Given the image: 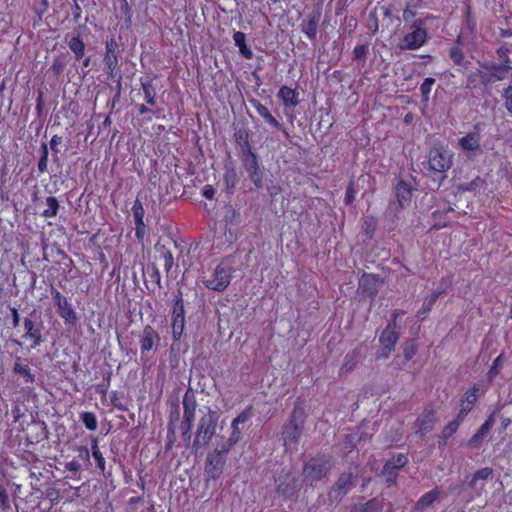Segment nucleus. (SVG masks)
Instances as JSON below:
<instances>
[{
  "mask_svg": "<svg viewBox=\"0 0 512 512\" xmlns=\"http://www.w3.org/2000/svg\"><path fill=\"white\" fill-rule=\"evenodd\" d=\"M232 267L227 262H221L209 276H204V285L214 291L222 292L230 284Z\"/></svg>",
  "mask_w": 512,
  "mask_h": 512,
  "instance_id": "obj_1",
  "label": "nucleus"
},
{
  "mask_svg": "<svg viewBox=\"0 0 512 512\" xmlns=\"http://www.w3.org/2000/svg\"><path fill=\"white\" fill-rule=\"evenodd\" d=\"M217 420V415L210 410L200 419L194 445L205 446L209 443L215 433Z\"/></svg>",
  "mask_w": 512,
  "mask_h": 512,
  "instance_id": "obj_2",
  "label": "nucleus"
},
{
  "mask_svg": "<svg viewBox=\"0 0 512 512\" xmlns=\"http://www.w3.org/2000/svg\"><path fill=\"white\" fill-rule=\"evenodd\" d=\"M426 40V29L422 27L421 21H416L412 25V31L404 36L400 48L403 50H415L422 47Z\"/></svg>",
  "mask_w": 512,
  "mask_h": 512,
  "instance_id": "obj_3",
  "label": "nucleus"
},
{
  "mask_svg": "<svg viewBox=\"0 0 512 512\" xmlns=\"http://www.w3.org/2000/svg\"><path fill=\"white\" fill-rule=\"evenodd\" d=\"M51 294L53 296L55 305L57 306L60 317L66 324L75 325L77 321V314L69 300L56 289H53Z\"/></svg>",
  "mask_w": 512,
  "mask_h": 512,
  "instance_id": "obj_4",
  "label": "nucleus"
},
{
  "mask_svg": "<svg viewBox=\"0 0 512 512\" xmlns=\"http://www.w3.org/2000/svg\"><path fill=\"white\" fill-rule=\"evenodd\" d=\"M330 469V463L324 459H311L304 467V475L311 483L326 476Z\"/></svg>",
  "mask_w": 512,
  "mask_h": 512,
  "instance_id": "obj_5",
  "label": "nucleus"
},
{
  "mask_svg": "<svg viewBox=\"0 0 512 512\" xmlns=\"http://www.w3.org/2000/svg\"><path fill=\"white\" fill-rule=\"evenodd\" d=\"M398 338V334L393 328L390 326L386 327L380 336L381 348L378 351L377 358H388L391 352L394 350Z\"/></svg>",
  "mask_w": 512,
  "mask_h": 512,
  "instance_id": "obj_6",
  "label": "nucleus"
},
{
  "mask_svg": "<svg viewBox=\"0 0 512 512\" xmlns=\"http://www.w3.org/2000/svg\"><path fill=\"white\" fill-rule=\"evenodd\" d=\"M428 163L431 170L444 173L451 167V155L446 151L433 149L430 151Z\"/></svg>",
  "mask_w": 512,
  "mask_h": 512,
  "instance_id": "obj_7",
  "label": "nucleus"
},
{
  "mask_svg": "<svg viewBox=\"0 0 512 512\" xmlns=\"http://www.w3.org/2000/svg\"><path fill=\"white\" fill-rule=\"evenodd\" d=\"M492 475V469L485 467L477 470L469 482L472 489L471 498L479 497L485 492L486 480Z\"/></svg>",
  "mask_w": 512,
  "mask_h": 512,
  "instance_id": "obj_8",
  "label": "nucleus"
},
{
  "mask_svg": "<svg viewBox=\"0 0 512 512\" xmlns=\"http://www.w3.org/2000/svg\"><path fill=\"white\" fill-rule=\"evenodd\" d=\"M222 451H214L207 457L206 473L212 479H217L223 471L225 458Z\"/></svg>",
  "mask_w": 512,
  "mask_h": 512,
  "instance_id": "obj_9",
  "label": "nucleus"
},
{
  "mask_svg": "<svg viewBox=\"0 0 512 512\" xmlns=\"http://www.w3.org/2000/svg\"><path fill=\"white\" fill-rule=\"evenodd\" d=\"M435 423V414L433 410L423 411L414 423L416 434L424 435L432 430Z\"/></svg>",
  "mask_w": 512,
  "mask_h": 512,
  "instance_id": "obj_10",
  "label": "nucleus"
},
{
  "mask_svg": "<svg viewBox=\"0 0 512 512\" xmlns=\"http://www.w3.org/2000/svg\"><path fill=\"white\" fill-rule=\"evenodd\" d=\"M352 479L353 476L351 473H343L335 486L330 491V498L334 500L341 499L344 495L348 493L350 488L352 487Z\"/></svg>",
  "mask_w": 512,
  "mask_h": 512,
  "instance_id": "obj_11",
  "label": "nucleus"
},
{
  "mask_svg": "<svg viewBox=\"0 0 512 512\" xmlns=\"http://www.w3.org/2000/svg\"><path fill=\"white\" fill-rule=\"evenodd\" d=\"M480 392V387L475 385L471 390L467 391L460 403L458 415L460 418H465L467 414L473 409Z\"/></svg>",
  "mask_w": 512,
  "mask_h": 512,
  "instance_id": "obj_12",
  "label": "nucleus"
},
{
  "mask_svg": "<svg viewBox=\"0 0 512 512\" xmlns=\"http://www.w3.org/2000/svg\"><path fill=\"white\" fill-rule=\"evenodd\" d=\"M185 326L184 308L182 304L177 303L173 311L172 334L175 340H179L183 334Z\"/></svg>",
  "mask_w": 512,
  "mask_h": 512,
  "instance_id": "obj_13",
  "label": "nucleus"
},
{
  "mask_svg": "<svg viewBox=\"0 0 512 512\" xmlns=\"http://www.w3.org/2000/svg\"><path fill=\"white\" fill-rule=\"evenodd\" d=\"M413 188L405 181H399L395 187L396 197L399 205L405 207L410 204Z\"/></svg>",
  "mask_w": 512,
  "mask_h": 512,
  "instance_id": "obj_14",
  "label": "nucleus"
},
{
  "mask_svg": "<svg viewBox=\"0 0 512 512\" xmlns=\"http://www.w3.org/2000/svg\"><path fill=\"white\" fill-rule=\"evenodd\" d=\"M302 431V426L297 423H289L283 431L285 446L290 448L296 444Z\"/></svg>",
  "mask_w": 512,
  "mask_h": 512,
  "instance_id": "obj_15",
  "label": "nucleus"
},
{
  "mask_svg": "<svg viewBox=\"0 0 512 512\" xmlns=\"http://www.w3.org/2000/svg\"><path fill=\"white\" fill-rule=\"evenodd\" d=\"M13 372L23 378L25 384H32L35 381V375L27 364L22 363L20 357L15 358Z\"/></svg>",
  "mask_w": 512,
  "mask_h": 512,
  "instance_id": "obj_16",
  "label": "nucleus"
},
{
  "mask_svg": "<svg viewBox=\"0 0 512 512\" xmlns=\"http://www.w3.org/2000/svg\"><path fill=\"white\" fill-rule=\"evenodd\" d=\"M24 328H25L24 337L26 339L33 340L32 347L35 348V347L39 346L42 343L41 330L39 328H36L33 321L29 318H26L24 320Z\"/></svg>",
  "mask_w": 512,
  "mask_h": 512,
  "instance_id": "obj_17",
  "label": "nucleus"
},
{
  "mask_svg": "<svg viewBox=\"0 0 512 512\" xmlns=\"http://www.w3.org/2000/svg\"><path fill=\"white\" fill-rule=\"evenodd\" d=\"M480 134L477 131L468 133L466 136L459 140V145L463 150L475 151L480 147Z\"/></svg>",
  "mask_w": 512,
  "mask_h": 512,
  "instance_id": "obj_18",
  "label": "nucleus"
},
{
  "mask_svg": "<svg viewBox=\"0 0 512 512\" xmlns=\"http://www.w3.org/2000/svg\"><path fill=\"white\" fill-rule=\"evenodd\" d=\"M246 169L250 174V178L255 184L256 187H261L262 185V177L258 166L257 158L254 154L246 160Z\"/></svg>",
  "mask_w": 512,
  "mask_h": 512,
  "instance_id": "obj_19",
  "label": "nucleus"
},
{
  "mask_svg": "<svg viewBox=\"0 0 512 512\" xmlns=\"http://www.w3.org/2000/svg\"><path fill=\"white\" fill-rule=\"evenodd\" d=\"M440 496L439 489H433L425 494H423L417 503L415 504V509L417 511H424L428 507H430Z\"/></svg>",
  "mask_w": 512,
  "mask_h": 512,
  "instance_id": "obj_20",
  "label": "nucleus"
},
{
  "mask_svg": "<svg viewBox=\"0 0 512 512\" xmlns=\"http://www.w3.org/2000/svg\"><path fill=\"white\" fill-rule=\"evenodd\" d=\"M378 279L371 274H364L359 281V289L368 295H374L377 292Z\"/></svg>",
  "mask_w": 512,
  "mask_h": 512,
  "instance_id": "obj_21",
  "label": "nucleus"
},
{
  "mask_svg": "<svg viewBox=\"0 0 512 512\" xmlns=\"http://www.w3.org/2000/svg\"><path fill=\"white\" fill-rule=\"evenodd\" d=\"M156 340H158V335L151 327H146L140 341L141 352L146 353L152 350Z\"/></svg>",
  "mask_w": 512,
  "mask_h": 512,
  "instance_id": "obj_22",
  "label": "nucleus"
},
{
  "mask_svg": "<svg viewBox=\"0 0 512 512\" xmlns=\"http://www.w3.org/2000/svg\"><path fill=\"white\" fill-rule=\"evenodd\" d=\"M278 96L286 107L294 108L298 104L297 93L290 87H281Z\"/></svg>",
  "mask_w": 512,
  "mask_h": 512,
  "instance_id": "obj_23",
  "label": "nucleus"
},
{
  "mask_svg": "<svg viewBox=\"0 0 512 512\" xmlns=\"http://www.w3.org/2000/svg\"><path fill=\"white\" fill-rule=\"evenodd\" d=\"M254 107L257 113L272 127L277 129L281 128V124L276 120L275 117L270 113L269 109L261 103H255Z\"/></svg>",
  "mask_w": 512,
  "mask_h": 512,
  "instance_id": "obj_24",
  "label": "nucleus"
},
{
  "mask_svg": "<svg viewBox=\"0 0 512 512\" xmlns=\"http://www.w3.org/2000/svg\"><path fill=\"white\" fill-rule=\"evenodd\" d=\"M157 252L160 254V258L164 261V269L167 273L170 272L174 265V259L171 251L165 247V245L157 244L155 246Z\"/></svg>",
  "mask_w": 512,
  "mask_h": 512,
  "instance_id": "obj_25",
  "label": "nucleus"
},
{
  "mask_svg": "<svg viewBox=\"0 0 512 512\" xmlns=\"http://www.w3.org/2000/svg\"><path fill=\"white\" fill-rule=\"evenodd\" d=\"M383 505L376 499L368 501L364 504L355 505L351 512H382Z\"/></svg>",
  "mask_w": 512,
  "mask_h": 512,
  "instance_id": "obj_26",
  "label": "nucleus"
},
{
  "mask_svg": "<svg viewBox=\"0 0 512 512\" xmlns=\"http://www.w3.org/2000/svg\"><path fill=\"white\" fill-rule=\"evenodd\" d=\"M245 34L243 32H235L233 35V40L235 45L239 48L240 53L246 58L251 59L253 56L252 51L246 46L245 43Z\"/></svg>",
  "mask_w": 512,
  "mask_h": 512,
  "instance_id": "obj_27",
  "label": "nucleus"
},
{
  "mask_svg": "<svg viewBox=\"0 0 512 512\" xmlns=\"http://www.w3.org/2000/svg\"><path fill=\"white\" fill-rule=\"evenodd\" d=\"M59 210V202L55 197L46 198V209L43 210L42 215L45 218L55 217Z\"/></svg>",
  "mask_w": 512,
  "mask_h": 512,
  "instance_id": "obj_28",
  "label": "nucleus"
},
{
  "mask_svg": "<svg viewBox=\"0 0 512 512\" xmlns=\"http://www.w3.org/2000/svg\"><path fill=\"white\" fill-rule=\"evenodd\" d=\"M441 293L442 292H434L424 300L422 307L418 312L419 317L424 318L431 311L433 305Z\"/></svg>",
  "mask_w": 512,
  "mask_h": 512,
  "instance_id": "obj_29",
  "label": "nucleus"
},
{
  "mask_svg": "<svg viewBox=\"0 0 512 512\" xmlns=\"http://www.w3.org/2000/svg\"><path fill=\"white\" fill-rule=\"evenodd\" d=\"M69 48L74 52L76 59H80L85 53V44L78 37H73L68 42Z\"/></svg>",
  "mask_w": 512,
  "mask_h": 512,
  "instance_id": "obj_30",
  "label": "nucleus"
},
{
  "mask_svg": "<svg viewBox=\"0 0 512 512\" xmlns=\"http://www.w3.org/2000/svg\"><path fill=\"white\" fill-rule=\"evenodd\" d=\"M231 429V435L227 441V445L223 447V451H228L234 444H236L240 440L241 431L239 428V424H236L235 422L232 421Z\"/></svg>",
  "mask_w": 512,
  "mask_h": 512,
  "instance_id": "obj_31",
  "label": "nucleus"
},
{
  "mask_svg": "<svg viewBox=\"0 0 512 512\" xmlns=\"http://www.w3.org/2000/svg\"><path fill=\"white\" fill-rule=\"evenodd\" d=\"M359 355L357 351H352L345 356L344 363L341 370L346 372L351 371L357 364Z\"/></svg>",
  "mask_w": 512,
  "mask_h": 512,
  "instance_id": "obj_32",
  "label": "nucleus"
},
{
  "mask_svg": "<svg viewBox=\"0 0 512 512\" xmlns=\"http://www.w3.org/2000/svg\"><path fill=\"white\" fill-rule=\"evenodd\" d=\"M464 420V418H460L457 414L456 419L449 422L443 429V436L444 438L451 437L459 428L461 422Z\"/></svg>",
  "mask_w": 512,
  "mask_h": 512,
  "instance_id": "obj_33",
  "label": "nucleus"
},
{
  "mask_svg": "<svg viewBox=\"0 0 512 512\" xmlns=\"http://www.w3.org/2000/svg\"><path fill=\"white\" fill-rule=\"evenodd\" d=\"M81 420L88 430H90V431L96 430L97 419H96V416L94 415V413H92V412L82 413Z\"/></svg>",
  "mask_w": 512,
  "mask_h": 512,
  "instance_id": "obj_34",
  "label": "nucleus"
},
{
  "mask_svg": "<svg viewBox=\"0 0 512 512\" xmlns=\"http://www.w3.org/2000/svg\"><path fill=\"white\" fill-rule=\"evenodd\" d=\"M407 463V457L403 454H399L393 457L389 462L385 465V472L390 469H398L403 467Z\"/></svg>",
  "mask_w": 512,
  "mask_h": 512,
  "instance_id": "obj_35",
  "label": "nucleus"
},
{
  "mask_svg": "<svg viewBox=\"0 0 512 512\" xmlns=\"http://www.w3.org/2000/svg\"><path fill=\"white\" fill-rule=\"evenodd\" d=\"M132 210H133V216H134V221H135V225L136 226H141L143 225L144 221H143V218H144V209H143V206L141 204L140 201H136L132 207Z\"/></svg>",
  "mask_w": 512,
  "mask_h": 512,
  "instance_id": "obj_36",
  "label": "nucleus"
},
{
  "mask_svg": "<svg viewBox=\"0 0 512 512\" xmlns=\"http://www.w3.org/2000/svg\"><path fill=\"white\" fill-rule=\"evenodd\" d=\"M224 180L226 183V187L228 189H233L238 182V177L235 169L227 168L225 171Z\"/></svg>",
  "mask_w": 512,
  "mask_h": 512,
  "instance_id": "obj_37",
  "label": "nucleus"
},
{
  "mask_svg": "<svg viewBox=\"0 0 512 512\" xmlns=\"http://www.w3.org/2000/svg\"><path fill=\"white\" fill-rule=\"evenodd\" d=\"M142 90L144 92V97H145L146 102L149 105H154L155 104V95H156L154 87L150 83H143Z\"/></svg>",
  "mask_w": 512,
  "mask_h": 512,
  "instance_id": "obj_38",
  "label": "nucleus"
},
{
  "mask_svg": "<svg viewBox=\"0 0 512 512\" xmlns=\"http://www.w3.org/2000/svg\"><path fill=\"white\" fill-rule=\"evenodd\" d=\"M304 419H305L304 408L299 405L295 406V408L293 409L289 423H297V424L303 426Z\"/></svg>",
  "mask_w": 512,
  "mask_h": 512,
  "instance_id": "obj_39",
  "label": "nucleus"
},
{
  "mask_svg": "<svg viewBox=\"0 0 512 512\" xmlns=\"http://www.w3.org/2000/svg\"><path fill=\"white\" fill-rule=\"evenodd\" d=\"M92 455L96 461V464L98 466V468L101 470V471H104L105 470V459L102 455V453L100 452L99 448H98V445H97V442L94 441L93 442V445H92Z\"/></svg>",
  "mask_w": 512,
  "mask_h": 512,
  "instance_id": "obj_40",
  "label": "nucleus"
},
{
  "mask_svg": "<svg viewBox=\"0 0 512 512\" xmlns=\"http://www.w3.org/2000/svg\"><path fill=\"white\" fill-rule=\"evenodd\" d=\"M489 432L487 428L484 426H480L478 431L473 435V437L469 440V446L478 447L483 439V437Z\"/></svg>",
  "mask_w": 512,
  "mask_h": 512,
  "instance_id": "obj_41",
  "label": "nucleus"
},
{
  "mask_svg": "<svg viewBox=\"0 0 512 512\" xmlns=\"http://www.w3.org/2000/svg\"><path fill=\"white\" fill-rule=\"evenodd\" d=\"M434 83H435V79L428 77V78H425L423 83L421 84L420 91L425 100H428L429 94L431 92V89H432V86L434 85Z\"/></svg>",
  "mask_w": 512,
  "mask_h": 512,
  "instance_id": "obj_42",
  "label": "nucleus"
},
{
  "mask_svg": "<svg viewBox=\"0 0 512 512\" xmlns=\"http://www.w3.org/2000/svg\"><path fill=\"white\" fill-rule=\"evenodd\" d=\"M47 165H48V149L46 145H43L42 147V156L38 162V170L41 173H44L47 171Z\"/></svg>",
  "mask_w": 512,
  "mask_h": 512,
  "instance_id": "obj_43",
  "label": "nucleus"
},
{
  "mask_svg": "<svg viewBox=\"0 0 512 512\" xmlns=\"http://www.w3.org/2000/svg\"><path fill=\"white\" fill-rule=\"evenodd\" d=\"M184 408V420L190 426L194 419L195 405L192 404L191 406H189V404L186 401H184Z\"/></svg>",
  "mask_w": 512,
  "mask_h": 512,
  "instance_id": "obj_44",
  "label": "nucleus"
},
{
  "mask_svg": "<svg viewBox=\"0 0 512 512\" xmlns=\"http://www.w3.org/2000/svg\"><path fill=\"white\" fill-rule=\"evenodd\" d=\"M416 351H417V347H416V344L413 341L407 343L404 346V350H403L405 359L407 361L412 359V357L416 354Z\"/></svg>",
  "mask_w": 512,
  "mask_h": 512,
  "instance_id": "obj_45",
  "label": "nucleus"
},
{
  "mask_svg": "<svg viewBox=\"0 0 512 512\" xmlns=\"http://www.w3.org/2000/svg\"><path fill=\"white\" fill-rule=\"evenodd\" d=\"M502 362H503V357H502V354H500L494 361H493V364H492V367L490 368L489 370V376L490 378L496 376L498 374V370L499 368L501 367L502 365Z\"/></svg>",
  "mask_w": 512,
  "mask_h": 512,
  "instance_id": "obj_46",
  "label": "nucleus"
},
{
  "mask_svg": "<svg viewBox=\"0 0 512 512\" xmlns=\"http://www.w3.org/2000/svg\"><path fill=\"white\" fill-rule=\"evenodd\" d=\"M251 417V409L248 408L246 410H244L243 412H241L234 420L233 422H235L236 424H244L246 423Z\"/></svg>",
  "mask_w": 512,
  "mask_h": 512,
  "instance_id": "obj_47",
  "label": "nucleus"
},
{
  "mask_svg": "<svg viewBox=\"0 0 512 512\" xmlns=\"http://www.w3.org/2000/svg\"><path fill=\"white\" fill-rule=\"evenodd\" d=\"M367 51H368L367 45H364V44L356 45L353 50L354 58L355 59L363 58L366 55Z\"/></svg>",
  "mask_w": 512,
  "mask_h": 512,
  "instance_id": "obj_48",
  "label": "nucleus"
},
{
  "mask_svg": "<svg viewBox=\"0 0 512 512\" xmlns=\"http://www.w3.org/2000/svg\"><path fill=\"white\" fill-rule=\"evenodd\" d=\"M504 99H505V107L506 109L512 113V87L509 86L505 91H504Z\"/></svg>",
  "mask_w": 512,
  "mask_h": 512,
  "instance_id": "obj_49",
  "label": "nucleus"
},
{
  "mask_svg": "<svg viewBox=\"0 0 512 512\" xmlns=\"http://www.w3.org/2000/svg\"><path fill=\"white\" fill-rule=\"evenodd\" d=\"M105 63H106V66L107 68L113 72V70L115 69L116 67V64H117V58H116V55H111L109 53H106L105 55Z\"/></svg>",
  "mask_w": 512,
  "mask_h": 512,
  "instance_id": "obj_50",
  "label": "nucleus"
},
{
  "mask_svg": "<svg viewBox=\"0 0 512 512\" xmlns=\"http://www.w3.org/2000/svg\"><path fill=\"white\" fill-rule=\"evenodd\" d=\"M65 469L73 474H76L81 469V465L77 460H71L65 463Z\"/></svg>",
  "mask_w": 512,
  "mask_h": 512,
  "instance_id": "obj_51",
  "label": "nucleus"
},
{
  "mask_svg": "<svg viewBox=\"0 0 512 512\" xmlns=\"http://www.w3.org/2000/svg\"><path fill=\"white\" fill-rule=\"evenodd\" d=\"M305 33L308 35L310 39L314 38L316 36V24L314 22H309L305 29Z\"/></svg>",
  "mask_w": 512,
  "mask_h": 512,
  "instance_id": "obj_52",
  "label": "nucleus"
},
{
  "mask_svg": "<svg viewBox=\"0 0 512 512\" xmlns=\"http://www.w3.org/2000/svg\"><path fill=\"white\" fill-rule=\"evenodd\" d=\"M78 457L81 458L84 461H89L90 459V452L87 447L80 446L78 449Z\"/></svg>",
  "mask_w": 512,
  "mask_h": 512,
  "instance_id": "obj_53",
  "label": "nucleus"
},
{
  "mask_svg": "<svg viewBox=\"0 0 512 512\" xmlns=\"http://www.w3.org/2000/svg\"><path fill=\"white\" fill-rule=\"evenodd\" d=\"M202 195L206 199L211 200V199H213V197L215 195V190L211 185H206L202 191Z\"/></svg>",
  "mask_w": 512,
  "mask_h": 512,
  "instance_id": "obj_54",
  "label": "nucleus"
},
{
  "mask_svg": "<svg viewBox=\"0 0 512 512\" xmlns=\"http://www.w3.org/2000/svg\"><path fill=\"white\" fill-rule=\"evenodd\" d=\"M383 475L386 476V481L389 483V484H392L394 483L395 479H396V473L394 471L393 468H390L388 469L386 472H385V469L383 470Z\"/></svg>",
  "mask_w": 512,
  "mask_h": 512,
  "instance_id": "obj_55",
  "label": "nucleus"
},
{
  "mask_svg": "<svg viewBox=\"0 0 512 512\" xmlns=\"http://www.w3.org/2000/svg\"><path fill=\"white\" fill-rule=\"evenodd\" d=\"M151 274H150V277L152 279V281H154L157 285H160V282H161V276H160V272L158 270L157 267L153 266L151 268Z\"/></svg>",
  "mask_w": 512,
  "mask_h": 512,
  "instance_id": "obj_56",
  "label": "nucleus"
},
{
  "mask_svg": "<svg viewBox=\"0 0 512 512\" xmlns=\"http://www.w3.org/2000/svg\"><path fill=\"white\" fill-rule=\"evenodd\" d=\"M10 311L12 313V325L13 327H17L19 325L20 316L18 313V310L15 307L10 308Z\"/></svg>",
  "mask_w": 512,
  "mask_h": 512,
  "instance_id": "obj_57",
  "label": "nucleus"
},
{
  "mask_svg": "<svg viewBox=\"0 0 512 512\" xmlns=\"http://www.w3.org/2000/svg\"><path fill=\"white\" fill-rule=\"evenodd\" d=\"M117 48V43L114 40L107 42L106 44V53L111 55H115V50Z\"/></svg>",
  "mask_w": 512,
  "mask_h": 512,
  "instance_id": "obj_58",
  "label": "nucleus"
},
{
  "mask_svg": "<svg viewBox=\"0 0 512 512\" xmlns=\"http://www.w3.org/2000/svg\"><path fill=\"white\" fill-rule=\"evenodd\" d=\"M495 423V415L494 414H491L487 420L482 424V426H484V428H487L488 430H490L493 425Z\"/></svg>",
  "mask_w": 512,
  "mask_h": 512,
  "instance_id": "obj_59",
  "label": "nucleus"
},
{
  "mask_svg": "<svg viewBox=\"0 0 512 512\" xmlns=\"http://www.w3.org/2000/svg\"><path fill=\"white\" fill-rule=\"evenodd\" d=\"M60 143V138L58 136H53L52 139L50 140V148L55 151V152H58V144Z\"/></svg>",
  "mask_w": 512,
  "mask_h": 512,
  "instance_id": "obj_60",
  "label": "nucleus"
},
{
  "mask_svg": "<svg viewBox=\"0 0 512 512\" xmlns=\"http://www.w3.org/2000/svg\"><path fill=\"white\" fill-rule=\"evenodd\" d=\"M353 199H354V192H353V189L351 187H349L346 192L347 203H350Z\"/></svg>",
  "mask_w": 512,
  "mask_h": 512,
  "instance_id": "obj_61",
  "label": "nucleus"
},
{
  "mask_svg": "<svg viewBox=\"0 0 512 512\" xmlns=\"http://www.w3.org/2000/svg\"><path fill=\"white\" fill-rule=\"evenodd\" d=\"M6 500H7V494H6L5 490L2 487H0V501H1V503L4 504L6 502Z\"/></svg>",
  "mask_w": 512,
  "mask_h": 512,
  "instance_id": "obj_62",
  "label": "nucleus"
},
{
  "mask_svg": "<svg viewBox=\"0 0 512 512\" xmlns=\"http://www.w3.org/2000/svg\"><path fill=\"white\" fill-rule=\"evenodd\" d=\"M144 227H145V225H144V224H143V225H141V226H136V235H137V237H138V238H139V237H141V236L143 235V233H144Z\"/></svg>",
  "mask_w": 512,
  "mask_h": 512,
  "instance_id": "obj_63",
  "label": "nucleus"
},
{
  "mask_svg": "<svg viewBox=\"0 0 512 512\" xmlns=\"http://www.w3.org/2000/svg\"><path fill=\"white\" fill-rule=\"evenodd\" d=\"M451 57L455 60V62H459L460 58H461V55L458 54V52H456L455 50H452L451 51Z\"/></svg>",
  "mask_w": 512,
  "mask_h": 512,
  "instance_id": "obj_64",
  "label": "nucleus"
}]
</instances>
